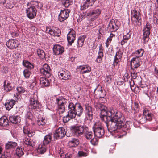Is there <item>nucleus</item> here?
Listing matches in <instances>:
<instances>
[{"label":"nucleus","mask_w":158,"mask_h":158,"mask_svg":"<svg viewBox=\"0 0 158 158\" xmlns=\"http://www.w3.org/2000/svg\"><path fill=\"white\" fill-rule=\"evenodd\" d=\"M97 106L101 111L100 117L105 121L109 132H119L120 137L126 135V125L124 118L121 113L115 109L108 111L107 107L100 103H97Z\"/></svg>","instance_id":"1"},{"label":"nucleus","mask_w":158,"mask_h":158,"mask_svg":"<svg viewBox=\"0 0 158 158\" xmlns=\"http://www.w3.org/2000/svg\"><path fill=\"white\" fill-rule=\"evenodd\" d=\"M67 103L68 104L67 107L69 111L67 115L63 118V120L64 123H67L70 119H73V117L75 116L74 110L75 109V104H74L69 101Z\"/></svg>","instance_id":"2"},{"label":"nucleus","mask_w":158,"mask_h":158,"mask_svg":"<svg viewBox=\"0 0 158 158\" xmlns=\"http://www.w3.org/2000/svg\"><path fill=\"white\" fill-rule=\"evenodd\" d=\"M93 129L95 136L100 138L104 135V131L101 123L97 121L94 124Z\"/></svg>","instance_id":"3"},{"label":"nucleus","mask_w":158,"mask_h":158,"mask_svg":"<svg viewBox=\"0 0 158 158\" xmlns=\"http://www.w3.org/2000/svg\"><path fill=\"white\" fill-rule=\"evenodd\" d=\"M131 20L134 25L139 26L141 23V16L139 10L135 9L131 12Z\"/></svg>","instance_id":"4"},{"label":"nucleus","mask_w":158,"mask_h":158,"mask_svg":"<svg viewBox=\"0 0 158 158\" xmlns=\"http://www.w3.org/2000/svg\"><path fill=\"white\" fill-rule=\"evenodd\" d=\"M69 102V100L63 97L56 98V103L57 104L58 110L60 113H62L65 111V105Z\"/></svg>","instance_id":"5"},{"label":"nucleus","mask_w":158,"mask_h":158,"mask_svg":"<svg viewBox=\"0 0 158 158\" xmlns=\"http://www.w3.org/2000/svg\"><path fill=\"white\" fill-rule=\"evenodd\" d=\"M150 24L147 23L146 26L144 27L143 29V40L144 44H145L149 40V36L150 34Z\"/></svg>","instance_id":"6"},{"label":"nucleus","mask_w":158,"mask_h":158,"mask_svg":"<svg viewBox=\"0 0 158 158\" xmlns=\"http://www.w3.org/2000/svg\"><path fill=\"white\" fill-rule=\"evenodd\" d=\"M86 128L82 126H74L72 127L71 131L75 136L79 137L84 134Z\"/></svg>","instance_id":"7"},{"label":"nucleus","mask_w":158,"mask_h":158,"mask_svg":"<svg viewBox=\"0 0 158 158\" xmlns=\"http://www.w3.org/2000/svg\"><path fill=\"white\" fill-rule=\"evenodd\" d=\"M30 104L32 109H36L39 108L40 104L37 100L36 94L34 93L31 95L30 99Z\"/></svg>","instance_id":"8"},{"label":"nucleus","mask_w":158,"mask_h":158,"mask_svg":"<svg viewBox=\"0 0 158 158\" xmlns=\"http://www.w3.org/2000/svg\"><path fill=\"white\" fill-rule=\"evenodd\" d=\"M14 98L15 100L11 99L10 100H7L5 104L6 109L8 110H9L13 107L16 101L20 98V96L18 95V94L16 93L14 94Z\"/></svg>","instance_id":"9"},{"label":"nucleus","mask_w":158,"mask_h":158,"mask_svg":"<svg viewBox=\"0 0 158 158\" xmlns=\"http://www.w3.org/2000/svg\"><path fill=\"white\" fill-rule=\"evenodd\" d=\"M101 10L99 9H97L93 10L89 12H86V16L91 18V20H93L98 17L101 14Z\"/></svg>","instance_id":"10"},{"label":"nucleus","mask_w":158,"mask_h":158,"mask_svg":"<svg viewBox=\"0 0 158 158\" xmlns=\"http://www.w3.org/2000/svg\"><path fill=\"white\" fill-rule=\"evenodd\" d=\"M66 135L65 129L63 127H59L57 129L54 134V140L55 139H61Z\"/></svg>","instance_id":"11"},{"label":"nucleus","mask_w":158,"mask_h":158,"mask_svg":"<svg viewBox=\"0 0 158 158\" xmlns=\"http://www.w3.org/2000/svg\"><path fill=\"white\" fill-rule=\"evenodd\" d=\"M40 73L46 77H49L51 76V69L50 66L47 64L43 65L40 69Z\"/></svg>","instance_id":"12"},{"label":"nucleus","mask_w":158,"mask_h":158,"mask_svg":"<svg viewBox=\"0 0 158 158\" xmlns=\"http://www.w3.org/2000/svg\"><path fill=\"white\" fill-rule=\"evenodd\" d=\"M36 12L37 10L34 6H30L26 10L27 16L31 19L35 17L36 15Z\"/></svg>","instance_id":"13"},{"label":"nucleus","mask_w":158,"mask_h":158,"mask_svg":"<svg viewBox=\"0 0 158 158\" xmlns=\"http://www.w3.org/2000/svg\"><path fill=\"white\" fill-rule=\"evenodd\" d=\"M70 12L69 10L65 9L60 11L58 19L60 22L64 21L69 17Z\"/></svg>","instance_id":"14"},{"label":"nucleus","mask_w":158,"mask_h":158,"mask_svg":"<svg viewBox=\"0 0 158 158\" xmlns=\"http://www.w3.org/2000/svg\"><path fill=\"white\" fill-rule=\"evenodd\" d=\"M75 109L74 110L75 113V116L73 118H75L76 115L78 116H81L82 114L83 111V108L81 105L79 103H75Z\"/></svg>","instance_id":"15"},{"label":"nucleus","mask_w":158,"mask_h":158,"mask_svg":"<svg viewBox=\"0 0 158 158\" xmlns=\"http://www.w3.org/2000/svg\"><path fill=\"white\" fill-rule=\"evenodd\" d=\"M75 31L71 29L69 32L67 34V39L70 45H71L72 43L74 42L75 39Z\"/></svg>","instance_id":"16"},{"label":"nucleus","mask_w":158,"mask_h":158,"mask_svg":"<svg viewBox=\"0 0 158 158\" xmlns=\"http://www.w3.org/2000/svg\"><path fill=\"white\" fill-rule=\"evenodd\" d=\"M53 51L54 54L56 55H59L62 54L64 51V48L61 46L56 44L54 46Z\"/></svg>","instance_id":"17"},{"label":"nucleus","mask_w":158,"mask_h":158,"mask_svg":"<svg viewBox=\"0 0 158 158\" xmlns=\"http://www.w3.org/2000/svg\"><path fill=\"white\" fill-rule=\"evenodd\" d=\"M46 33H49L53 36H59L61 34L60 30L57 28H56L55 29H52L48 28L46 29Z\"/></svg>","instance_id":"18"},{"label":"nucleus","mask_w":158,"mask_h":158,"mask_svg":"<svg viewBox=\"0 0 158 158\" xmlns=\"http://www.w3.org/2000/svg\"><path fill=\"white\" fill-rule=\"evenodd\" d=\"M58 75L60 78L61 79L68 80L70 77V72L67 70H62L60 73H59Z\"/></svg>","instance_id":"19"},{"label":"nucleus","mask_w":158,"mask_h":158,"mask_svg":"<svg viewBox=\"0 0 158 158\" xmlns=\"http://www.w3.org/2000/svg\"><path fill=\"white\" fill-rule=\"evenodd\" d=\"M96 0H86L81 5V9L84 10L93 5Z\"/></svg>","instance_id":"20"},{"label":"nucleus","mask_w":158,"mask_h":158,"mask_svg":"<svg viewBox=\"0 0 158 158\" xmlns=\"http://www.w3.org/2000/svg\"><path fill=\"white\" fill-rule=\"evenodd\" d=\"M96 0H86L81 5V9L84 10L93 5Z\"/></svg>","instance_id":"21"},{"label":"nucleus","mask_w":158,"mask_h":158,"mask_svg":"<svg viewBox=\"0 0 158 158\" xmlns=\"http://www.w3.org/2000/svg\"><path fill=\"white\" fill-rule=\"evenodd\" d=\"M96 0H86L81 5V9L84 10L93 5Z\"/></svg>","instance_id":"22"},{"label":"nucleus","mask_w":158,"mask_h":158,"mask_svg":"<svg viewBox=\"0 0 158 158\" xmlns=\"http://www.w3.org/2000/svg\"><path fill=\"white\" fill-rule=\"evenodd\" d=\"M123 53L121 51H118L116 53L114 58L113 63V66H117L118 63L121 60Z\"/></svg>","instance_id":"23"},{"label":"nucleus","mask_w":158,"mask_h":158,"mask_svg":"<svg viewBox=\"0 0 158 158\" xmlns=\"http://www.w3.org/2000/svg\"><path fill=\"white\" fill-rule=\"evenodd\" d=\"M6 45L9 48L13 49L18 46V41L14 40H10L6 43Z\"/></svg>","instance_id":"24"},{"label":"nucleus","mask_w":158,"mask_h":158,"mask_svg":"<svg viewBox=\"0 0 158 158\" xmlns=\"http://www.w3.org/2000/svg\"><path fill=\"white\" fill-rule=\"evenodd\" d=\"M78 68L80 70V72L81 74L89 73L91 70V67L88 65L80 66Z\"/></svg>","instance_id":"25"},{"label":"nucleus","mask_w":158,"mask_h":158,"mask_svg":"<svg viewBox=\"0 0 158 158\" xmlns=\"http://www.w3.org/2000/svg\"><path fill=\"white\" fill-rule=\"evenodd\" d=\"M140 59L138 57H135L132 58L131 62V67H132V65L134 66V68H136L140 65Z\"/></svg>","instance_id":"26"},{"label":"nucleus","mask_w":158,"mask_h":158,"mask_svg":"<svg viewBox=\"0 0 158 158\" xmlns=\"http://www.w3.org/2000/svg\"><path fill=\"white\" fill-rule=\"evenodd\" d=\"M86 118L87 119L91 120L93 118V114L92 108L90 106L86 107Z\"/></svg>","instance_id":"27"},{"label":"nucleus","mask_w":158,"mask_h":158,"mask_svg":"<svg viewBox=\"0 0 158 158\" xmlns=\"http://www.w3.org/2000/svg\"><path fill=\"white\" fill-rule=\"evenodd\" d=\"M130 31H127L124 33V35L123 40L121 41V45H124L125 43H126L128 39L130 38L131 34L129 33Z\"/></svg>","instance_id":"28"},{"label":"nucleus","mask_w":158,"mask_h":158,"mask_svg":"<svg viewBox=\"0 0 158 158\" xmlns=\"http://www.w3.org/2000/svg\"><path fill=\"white\" fill-rule=\"evenodd\" d=\"M40 81L41 85L43 87H48L50 85V82L49 80L45 77L40 78Z\"/></svg>","instance_id":"29"},{"label":"nucleus","mask_w":158,"mask_h":158,"mask_svg":"<svg viewBox=\"0 0 158 158\" xmlns=\"http://www.w3.org/2000/svg\"><path fill=\"white\" fill-rule=\"evenodd\" d=\"M10 121L12 123L17 124L21 121V118L19 116H10L9 117Z\"/></svg>","instance_id":"30"},{"label":"nucleus","mask_w":158,"mask_h":158,"mask_svg":"<svg viewBox=\"0 0 158 158\" xmlns=\"http://www.w3.org/2000/svg\"><path fill=\"white\" fill-rule=\"evenodd\" d=\"M108 29L110 31H114L118 29V27L116 25L115 23L113 21H110L108 26Z\"/></svg>","instance_id":"31"},{"label":"nucleus","mask_w":158,"mask_h":158,"mask_svg":"<svg viewBox=\"0 0 158 158\" xmlns=\"http://www.w3.org/2000/svg\"><path fill=\"white\" fill-rule=\"evenodd\" d=\"M85 131L84 132V135L85 137L87 140H89L93 137V135L92 132L89 130L88 128H86L85 129Z\"/></svg>","instance_id":"32"},{"label":"nucleus","mask_w":158,"mask_h":158,"mask_svg":"<svg viewBox=\"0 0 158 158\" xmlns=\"http://www.w3.org/2000/svg\"><path fill=\"white\" fill-rule=\"evenodd\" d=\"M17 145V143L15 142H8L5 145L6 149H10L14 148Z\"/></svg>","instance_id":"33"},{"label":"nucleus","mask_w":158,"mask_h":158,"mask_svg":"<svg viewBox=\"0 0 158 158\" xmlns=\"http://www.w3.org/2000/svg\"><path fill=\"white\" fill-rule=\"evenodd\" d=\"M79 143V141L78 139L73 138L69 142V145L70 147H75L77 146Z\"/></svg>","instance_id":"34"},{"label":"nucleus","mask_w":158,"mask_h":158,"mask_svg":"<svg viewBox=\"0 0 158 158\" xmlns=\"http://www.w3.org/2000/svg\"><path fill=\"white\" fill-rule=\"evenodd\" d=\"M46 147L45 145L44 144H39L37 149L38 153L41 154L44 153L46 150Z\"/></svg>","instance_id":"35"},{"label":"nucleus","mask_w":158,"mask_h":158,"mask_svg":"<svg viewBox=\"0 0 158 158\" xmlns=\"http://www.w3.org/2000/svg\"><path fill=\"white\" fill-rule=\"evenodd\" d=\"M8 125V120L6 117L3 116L0 118V125L6 127Z\"/></svg>","instance_id":"36"},{"label":"nucleus","mask_w":158,"mask_h":158,"mask_svg":"<svg viewBox=\"0 0 158 158\" xmlns=\"http://www.w3.org/2000/svg\"><path fill=\"white\" fill-rule=\"evenodd\" d=\"M4 90L7 92L10 91L13 88V85L9 82L6 83V81L4 82Z\"/></svg>","instance_id":"37"},{"label":"nucleus","mask_w":158,"mask_h":158,"mask_svg":"<svg viewBox=\"0 0 158 158\" xmlns=\"http://www.w3.org/2000/svg\"><path fill=\"white\" fill-rule=\"evenodd\" d=\"M86 36L85 35L81 36L79 37L77 40V45L79 47H81L84 44V42Z\"/></svg>","instance_id":"38"},{"label":"nucleus","mask_w":158,"mask_h":158,"mask_svg":"<svg viewBox=\"0 0 158 158\" xmlns=\"http://www.w3.org/2000/svg\"><path fill=\"white\" fill-rule=\"evenodd\" d=\"M23 143L27 145L32 147L33 146L34 144L33 142L31 139L26 138L23 139Z\"/></svg>","instance_id":"39"},{"label":"nucleus","mask_w":158,"mask_h":158,"mask_svg":"<svg viewBox=\"0 0 158 158\" xmlns=\"http://www.w3.org/2000/svg\"><path fill=\"white\" fill-rule=\"evenodd\" d=\"M23 131L24 134L27 135L28 137H31L32 136L33 133L31 132L30 129L27 127H24Z\"/></svg>","instance_id":"40"},{"label":"nucleus","mask_w":158,"mask_h":158,"mask_svg":"<svg viewBox=\"0 0 158 158\" xmlns=\"http://www.w3.org/2000/svg\"><path fill=\"white\" fill-rule=\"evenodd\" d=\"M31 4L32 6H34V7L35 8V7L37 8L38 9H41L43 7V5L42 3L40 2H31Z\"/></svg>","instance_id":"41"},{"label":"nucleus","mask_w":158,"mask_h":158,"mask_svg":"<svg viewBox=\"0 0 158 158\" xmlns=\"http://www.w3.org/2000/svg\"><path fill=\"white\" fill-rule=\"evenodd\" d=\"M52 139L50 135H46L44 138L43 144L46 145L49 143L51 141Z\"/></svg>","instance_id":"42"},{"label":"nucleus","mask_w":158,"mask_h":158,"mask_svg":"<svg viewBox=\"0 0 158 158\" xmlns=\"http://www.w3.org/2000/svg\"><path fill=\"white\" fill-rule=\"evenodd\" d=\"M23 64L24 66L28 68V69H33L34 67L33 64L28 61H23Z\"/></svg>","instance_id":"43"},{"label":"nucleus","mask_w":158,"mask_h":158,"mask_svg":"<svg viewBox=\"0 0 158 158\" xmlns=\"http://www.w3.org/2000/svg\"><path fill=\"white\" fill-rule=\"evenodd\" d=\"M37 53L40 58L43 59L45 58V54L44 51L40 49H38L37 50Z\"/></svg>","instance_id":"44"},{"label":"nucleus","mask_w":158,"mask_h":158,"mask_svg":"<svg viewBox=\"0 0 158 158\" xmlns=\"http://www.w3.org/2000/svg\"><path fill=\"white\" fill-rule=\"evenodd\" d=\"M103 56V53L101 51H99L98 56L96 59V61L98 63L101 62L102 60V58Z\"/></svg>","instance_id":"45"},{"label":"nucleus","mask_w":158,"mask_h":158,"mask_svg":"<svg viewBox=\"0 0 158 158\" xmlns=\"http://www.w3.org/2000/svg\"><path fill=\"white\" fill-rule=\"evenodd\" d=\"M23 73L25 78H28L31 74V72L29 69H26L24 70Z\"/></svg>","instance_id":"46"},{"label":"nucleus","mask_w":158,"mask_h":158,"mask_svg":"<svg viewBox=\"0 0 158 158\" xmlns=\"http://www.w3.org/2000/svg\"><path fill=\"white\" fill-rule=\"evenodd\" d=\"M16 153L19 157L21 156L23 154L22 148H20L19 147H18L16 150Z\"/></svg>","instance_id":"47"},{"label":"nucleus","mask_w":158,"mask_h":158,"mask_svg":"<svg viewBox=\"0 0 158 158\" xmlns=\"http://www.w3.org/2000/svg\"><path fill=\"white\" fill-rule=\"evenodd\" d=\"M131 76L133 78L135 79L137 77V73L136 71L132 67H131Z\"/></svg>","instance_id":"48"},{"label":"nucleus","mask_w":158,"mask_h":158,"mask_svg":"<svg viewBox=\"0 0 158 158\" xmlns=\"http://www.w3.org/2000/svg\"><path fill=\"white\" fill-rule=\"evenodd\" d=\"M143 114L146 120L149 121L151 120L152 114L150 113H149L148 111H144L143 112Z\"/></svg>","instance_id":"49"},{"label":"nucleus","mask_w":158,"mask_h":158,"mask_svg":"<svg viewBox=\"0 0 158 158\" xmlns=\"http://www.w3.org/2000/svg\"><path fill=\"white\" fill-rule=\"evenodd\" d=\"M16 90L18 93L19 94L23 93L25 91V89L24 88L21 86H18L16 88Z\"/></svg>","instance_id":"50"},{"label":"nucleus","mask_w":158,"mask_h":158,"mask_svg":"<svg viewBox=\"0 0 158 158\" xmlns=\"http://www.w3.org/2000/svg\"><path fill=\"white\" fill-rule=\"evenodd\" d=\"M143 50L142 49H140L136 51L135 53L137 55V56L136 57H138L139 58V57H141L143 56Z\"/></svg>","instance_id":"51"},{"label":"nucleus","mask_w":158,"mask_h":158,"mask_svg":"<svg viewBox=\"0 0 158 158\" xmlns=\"http://www.w3.org/2000/svg\"><path fill=\"white\" fill-rule=\"evenodd\" d=\"M46 120L42 118L39 119L37 121V124L39 126H43L45 124Z\"/></svg>","instance_id":"52"},{"label":"nucleus","mask_w":158,"mask_h":158,"mask_svg":"<svg viewBox=\"0 0 158 158\" xmlns=\"http://www.w3.org/2000/svg\"><path fill=\"white\" fill-rule=\"evenodd\" d=\"M97 94L100 98H103L105 96L104 92L102 89L98 91Z\"/></svg>","instance_id":"53"},{"label":"nucleus","mask_w":158,"mask_h":158,"mask_svg":"<svg viewBox=\"0 0 158 158\" xmlns=\"http://www.w3.org/2000/svg\"><path fill=\"white\" fill-rule=\"evenodd\" d=\"M91 143L93 145H97L98 142V140L96 138L93 137L92 139L89 140Z\"/></svg>","instance_id":"54"},{"label":"nucleus","mask_w":158,"mask_h":158,"mask_svg":"<svg viewBox=\"0 0 158 158\" xmlns=\"http://www.w3.org/2000/svg\"><path fill=\"white\" fill-rule=\"evenodd\" d=\"M87 155V153L82 151H79L78 153V156L79 157H85Z\"/></svg>","instance_id":"55"},{"label":"nucleus","mask_w":158,"mask_h":158,"mask_svg":"<svg viewBox=\"0 0 158 158\" xmlns=\"http://www.w3.org/2000/svg\"><path fill=\"white\" fill-rule=\"evenodd\" d=\"M70 3L69 0H63L62 1V4L65 7H68L70 5Z\"/></svg>","instance_id":"56"},{"label":"nucleus","mask_w":158,"mask_h":158,"mask_svg":"<svg viewBox=\"0 0 158 158\" xmlns=\"http://www.w3.org/2000/svg\"><path fill=\"white\" fill-rule=\"evenodd\" d=\"M153 22L155 24H158V15H154Z\"/></svg>","instance_id":"57"},{"label":"nucleus","mask_w":158,"mask_h":158,"mask_svg":"<svg viewBox=\"0 0 158 158\" xmlns=\"http://www.w3.org/2000/svg\"><path fill=\"white\" fill-rule=\"evenodd\" d=\"M112 77L110 75H109L106 76L105 79L106 81L108 83H110L111 81Z\"/></svg>","instance_id":"58"},{"label":"nucleus","mask_w":158,"mask_h":158,"mask_svg":"<svg viewBox=\"0 0 158 158\" xmlns=\"http://www.w3.org/2000/svg\"><path fill=\"white\" fill-rule=\"evenodd\" d=\"M111 39L110 37L108 38L107 40L106 41V47L107 48L109 45L110 43V42L111 41Z\"/></svg>","instance_id":"59"},{"label":"nucleus","mask_w":158,"mask_h":158,"mask_svg":"<svg viewBox=\"0 0 158 158\" xmlns=\"http://www.w3.org/2000/svg\"><path fill=\"white\" fill-rule=\"evenodd\" d=\"M83 15H79L78 18L77 19V21L78 22H81L83 19Z\"/></svg>","instance_id":"60"},{"label":"nucleus","mask_w":158,"mask_h":158,"mask_svg":"<svg viewBox=\"0 0 158 158\" xmlns=\"http://www.w3.org/2000/svg\"><path fill=\"white\" fill-rule=\"evenodd\" d=\"M72 155L70 153H68L65 155V158H71Z\"/></svg>","instance_id":"61"},{"label":"nucleus","mask_w":158,"mask_h":158,"mask_svg":"<svg viewBox=\"0 0 158 158\" xmlns=\"http://www.w3.org/2000/svg\"><path fill=\"white\" fill-rule=\"evenodd\" d=\"M3 148L0 146V158H2V155Z\"/></svg>","instance_id":"62"},{"label":"nucleus","mask_w":158,"mask_h":158,"mask_svg":"<svg viewBox=\"0 0 158 158\" xmlns=\"http://www.w3.org/2000/svg\"><path fill=\"white\" fill-rule=\"evenodd\" d=\"M6 2V0H0V3L4 4Z\"/></svg>","instance_id":"63"},{"label":"nucleus","mask_w":158,"mask_h":158,"mask_svg":"<svg viewBox=\"0 0 158 158\" xmlns=\"http://www.w3.org/2000/svg\"><path fill=\"white\" fill-rule=\"evenodd\" d=\"M59 154H60V156L61 157L62 152L61 151L59 152Z\"/></svg>","instance_id":"64"}]
</instances>
